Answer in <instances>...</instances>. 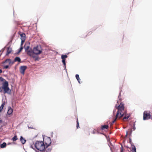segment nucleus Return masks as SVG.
<instances>
[{"label":"nucleus","instance_id":"nucleus-1","mask_svg":"<svg viewBox=\"0 0 152 152\" xmlns=\"http://www.w3.org/2000/svg\"><path fill=\"white\" fill-rule=\"evenodd\" d=\"M115 107L118 109L117 113L116 115L115 118L113 121V123H114L116 121L117 118H120L122 117H124L123 120L125 121L127 120L129 117V115H127V112L125 110L124 105L122 103H121L119 105H115Z\"/></svg>","mask_w":152,"mask_h":152},{"label":"nucleus","instance_id":"nucleus-2","mask_svg":"<svg viewBox=\"0 0 152 152\" xmlns=\"http://www.w3.org/2000/svg\"><path fill=\"white\" fill-rule=\"evenodd\" d=\"M31 147L35 150L37 149L41 151H43L45 149V144L42 141H37L35 144L31 145Z\"/></svg>","mask_w":152,"mask_h":152},{"label":"nucleus","instance_id":"nucleus-3","mask_svg":"<svg viewBox=\"0 0 152 152\" xmlns=\"http://www.w3.org/2000/svg\"><path fill=\"white\" fill-rule=\"evenodd\" d=\"M0 82H3L2 88L4 89V93L9 94H10L11 91L8 87V82L1 77H0Z\"/></svg>","mask_w":152,"mask_h":152},{"label":"nucleus","instance_id":"nucleus-4","mask_svg":"<svg viewBox=\"0 0 152 152\" xmlns=\"http://www.w3.org/2000/svg\"><path fill=\"white\" fill-rule=\"evenodd\" d=\"M34 53L35 54L39 55L41 53L42 50L40 46H37L34 47L33 49Z\"/></svg>","mask_w":152,"mask_h":152},{"label":"nucleus","instance_id":"nucleus-5","mask_svg":"<svg viewBox=\"0 0 152 152\" xmlns=\"http://www.w3.org/2000/svg\"><path fill=\"white\" fill-rule=\"evenodd\" d=\"M150 118H151V115L150 113V112L145 111L143 113V120H145Z\"/></svg>","mask_w":152,"mask_h":152},{"label":"nucleus","instance_id":"nucleus-6","mask_svg":"<svg viewBox=\"0 0 152 152\" xmlns=\"http://www.w3.org/2000/svg\"><path fill=\"white\" fill-rule=\"evenodd\" d=\"M27 54L28 55H29L30 56H31L33 58L35 57V56H34V52L33 50H32L31 48L30 49V50H29L27 51Z\"/></svg>","mask_w":152,"mask_h":152},{"label":"nucleus","instance_id":"nucleus-7","mask_svg":"<svg viewBox=\"0 0 152 152\" xmlns=\"http://www.w3.org/2000/svg\"><path fill=\"white\" fill-rule=\"evenodd\" d=\"M27 68V67L26 66H21L20 68V73L23 75H24L25 71Z\"/></svg>","mask_w":152,"mask_h":152},{"label":"nucleus","instance_id":"nucleus-8","mask_svg":"<svg viewBox=\"0 0 152 152\" xmlns=\"http://www.w3.org/2000/svg\"><path fill=\"white\" fill-rule=\"evenodd\" d=\"M3 63H7L10 66H11L14 64L13 61H12L11 59H6L3 62Z\"/></svg>","mask_w":152,"mask_h":152},{"label":"nucleus","instance_id":"nucleus-9","mask_svg":"<svg viewBox=\"0 0 152 152\" xmlns=\"http://www.w3.org/2000/svg\"><path fill=\"white\" fill-rule=\"evenodd\" d=\"M45 142L47 145V148L49 146L51 142V140L50 138H48L46 139L45 140Z\"/></svg>","mask_w":152,"mask_h":152},{"label":"nucleus","instance_id":"nucleus-10","mask_svg":"<svg viewBox=\"0 0 152 152\" xmlns=\"http://www.w3.org/2000/svg\"><path fill=\"white\" fill-rule=\"evenodd\" d=\"M13 112L12 109V108L10 107H8V109L7 111V114L9 115H10Z\"/></svg>","mask_w":152,"mask_h":152},{"label":"nucleus","instance_id":"nucleus-11","mask_svg":"<svg viewBox=\"0 0 152 152\" xmlns=\"http://www.w3.org/2000/svg\"><path fill=\"white\" fill-rule=\"evenodd\" d=\"M21 61V59L20 58L18 57H16L14 60L13 61L14 63L16 61H18L20 62Z\"/></svg>","mask_w":152,"mask_h":152},{"label":"nucleus","instance_id":"nucleus-12","mask_svg":"<svg viewBox=\"0 0 152 152\" xmlns=\"http://www.w3.org/2000/svg\"><path fill=\"white\" fill-rule=\"evenodd\" d=\"M20 140L21 142V143L23 144H24L26 142V140L23 138V137L21 136L20 138Z\"/></svg>","mask_w":152,"mask_h":152},{"label":"nucleus","instance_id":"nucleus-13","mask_svg":"<svg viewBox=\"0 0 152 152\" xmlns=\"http://www.w3.org/2000/svg\"><path fill=\"white\" fill-rule=\"evenodd\" d=\"M12 51L11 48L10 47L7 48V51L6 53V55H8Z\"/></svg>","mask_w":152,"mask_h":152},{"label":"nucleus","instance_id":"nucleus-14","mask_svg":"<svg viewBox=\"0 0 152 152\" xmlns=\"http://www.w3.org/2000/svg\"><path fill=\"white\" fill-rule=\"evenodd\" d=\"M21 36V39H26V35L24 33H23L20 34Z\"/></svg>","mask_w":152,"mask_h":152},{"label":"nucleus","instance_id":"nucleus-15","mask_svg":"<svg viewBox=\"0 0 152 152\" xmlns=\"http://www.w3.org/2000/svg\"><path fill=\"white\" fill-rule=\"evenodd\" d=\"M109 127V126L108 125H102L101 127V129L102 130H104V129H107Z\"/></svg>","mask_w":152,"mask_h":152},{"label":"nucleus","instance_id":"nucleus-16","mask_svg":"<svg viewBox=\"0 0 152 152\" xmlns=\"http://www.w3.org/2000/svg\"><path fill=\"white\" fill-rule=\"evenodd\" d=\"M7 144L6 142H4L2 144H1L0 147L1 148H3L6 147Z\"/></svg>","mask_w":152,"mask_h":152},{"label":"nucleus","instance_id":"nucleus-17","mask_svg":"<svg viewBox=\"0 0 152 152\" xmlns=\"http://www.w3.org/2000/svg\"><path fill=\"white\" fill-rule=\"evenodd\" d=\"M18 139V138L17 137L16 135H15L12 139V140L13 141H15L17 140Z\"/></svg>","mask_w":152,"mask_h":152},{"label":"nucleus","instance_id":"nucleus-18","mask_svg":"<svg viewBox=\"0 0 152 152\" xmlns=\"http://www.w3.org/2000/svg\"><path fill=\"white\" fill-rule=\"evenodd\" d=\"M25 51L26 52H27V51L29 50H30V48L29 46H25Z\"/></svg>","mask_w":152,"mask_h":152},{"label":"nucleus","instance_id":"nucleus-19","mask_svg":"<svg viewBox=\"0 0 152 152\" xmlns=\"http://www.w3.org/2000/svg\"><path fill=\"white\" fill-rule=\"evenodd\" d=\"M67 57V56L66 55H62L61 56V58L62 59H65V58Z\"/></svg>","mask_w":152,"mask_h":152},{"label":"nucleus","instance_id":"nucleus-20","mask_svg":"<svg viewBox=\"0 0 152 152\" xmlns=\"http://www.w3.org/2000/svg\"><path fill=\"white\" fill-rule=\"evenodd\" d=\"M75 77H76V79H77V80H78V82L80 83L79 80H80V79L79 78V75L78 74L76 75V76H75Z\"/></svg>","mask_w":152,"mask_h":152},{"label":"nucleus","instance_id":"nucleus-21","mask_svg":"<svg viewBox=\"0 0 152 152\" xmlns=\"http://www.w3.org/2000/svg\"><path fill=\"white\" fill-rule=\"evenodd\" d=\"M132 152H136V148L134 146L132 148Z\"/></svg>","mask_w":152,"mask_h":152},{"label":"nucleus","instance_id":"nucleus-22","mask_svg":"<svg viewBox=\"0 0 152 152\" xmlns=\"http://www.w3.org/2000/svg\"><path fill=\"white\" fill-rule=\"evenodd\" d=\"M46 150L48 151V152H50L52 148L50 147H49V146L48 148H46Z\"/></svg>","mask_w":152,"mask_h":152},{"label":"nucleus","instance_id":"nucleus-23","mask_svg":"<svg viewBox=\"0 0 152 152\" xmlns=\"http://www.w3.org/2000/svg\"><path fill=\"white\" fill-rule=\"evenodd\" d=\"M76 122H77L76 127H77V129H78L80 128V126H79V122H78V119H77Z\"/></svg>","mask_w":152,"mask_h":152},{"label":"nucleus","instance_id":"nucleus-24","mask_svg":"<svg viewBox=\"0 0 152 152\" xmlns=\"http://www.w3.org/2000/svg\"><path fill=\"white\" fill-rule=\"evenodd\" d=\"M62 59V62H63V64L65 66H66L65 59Z\"/></svg>","mask_w":152,"mask_h":152},{"label":"nucleus","instance_id":"nucleus-25","mask_svg":"<svg viewBox=\"0 0 152 152\" xmlns=\"http://www.w3.org/2000/svg\"><path fill=\"white\" fill-rule=\"evenodd\" d=\"M133 130L134 131L136 129L135 122L134 123H133Z\"/></svg>","mask_w":152,"mask_h":152},{"label":"nucleus","instance_id":"nucleus-26","mask_svg":"<svg viewBox=\"0 0 152 152\" xmlns=\"http://www.w3.org/2000/svg\"><path fill=\"white\" fill-rule=\"evenodd\" d=\"M21 46H22L23 43L24 42H25V39H21Z\"/></svg>","mask_w":152,"mask_h":152},{"label":"nucleus","instance_id":"nucleus-27","mask_svg":"<svg viewBox=\"0 0 152 152\" xmlns=\"http://www.w3.org/2000/svg\"><path fill=\"white\" fill-rule=\"evenodd\" d=\"M4 107V106H3V105H1V106H0V112H1L2 110Z\"/></svg>","mask_w":152,"mask_h":152},{"label":"nucleus","instance_id":"nucleus-28","mask_svg":"<svg viewBox=\"0 0 152 152\" xmlns=\"http://www.w3.org/2000/svg\"><path fill=\"white\" fill-rule=\"evenodd\" d=\"M23 48L22 46H21V47H20V49L19 50V51H18L19 53L23 49Z\"/></svg>","mask_w":152,"mask_h":152},{"label":"nucleus","instance_id":"nucleus-29","mask_svg":"<svg viewBox=\"0 0 152 152\" xmlns=\"http://www.w3.org/2000/svg\"><path fill=\"white\" fill-rule=\"evenodd\" d=\"M9 67V65L5 66H4V69H7Z\"/></svg>","mask_w":152,"mask_h":152},{"label":"nucleus","instance_id":"nucleus-30","mask_svg":"<svg viewBox=\"0 0 152 152\" xmlns=\"http://www.w3.org/2000/svg\"><path fill=\"white\" fill-rule=\"evenodd\" d=\"M121 93H120L119 95H118V98L120 99V100L121 99Z\"/></svg>","mask_w":152,"mask_h":152},{"label":"nucleus","instance_id":"nucleus-31","mask_svg":"<svg viewBox=\"0 0 152 152\" xmlns=\"http://www.w3.org/2000/svg\"><path fill=\"white\" fill-rule=\"evenodd\" d=\"M5 102H2V103L1 104V105H3V106H4V105L5 104Z\"/></svg>","mask_w":152,"mask_h":152},{"label":"nucleus","instance_id":"nucleus-32","mask_svg":"<svg viewBox=\"0 0 152 152\" xmlns=\"http://www.w3.org/2000/svg\"><path fill=\"white\" fill-rule=\"evenodd\" d=\"M2 87H0V92H2Z\"/></svg>","mask_w":152,"mask_h":152},{"label":"nucleus","instance_id":"nucleus-33","mask_svg":"<svg viewBox=\"0 0 152 152\" xmlns=\"http://www.w3.org/2000/svg\"><path fill=\"white\" fill-rule=\"evenodd\" d=\"M123 147L122 146V148H121V152H123Z\"/></svg>","mask_w":152,"mask_h":152},{"label":"nucleus","instance_id":"nucleus-34","mask_svg":"<svg viewBox=\"0 0 152 152\" xmlns=\"http://www.w3.org/2000/svg\"><path fill=\"white\" fill-rule=\"evenodd\" d=\"M44 152H48V151L46 150H44V151H43Z\"/></svg>","mask_w":152,"mask_h":152},{"label":"nucleus","instance_id":"nucleus-35","mask_svg":"<svg viewBox=\"0 0 152 152\" xmlns=\"http://www.w3.org/2000/svg\"><path fill=\"white\" fill-rule=\"evenodd\" d=\"M2 72V71L1 69H0V73H1Z\"/></svg>","mask_w":152,"mask_h":152},{"label":"nucleus","instance_id":"nucleus-36","mask_svg":"<svg viewBox=\"0 0 152 152\" xmlns=\"http://www.w3.org/2000/svg\"><path fill=\"white\" fill-rule=\"evenodd\" d=\"M127 134H128V132H126V137L127 136Z\"/></svg>","mask_w":152,"mask_h":152},{"label":"nucleus","instance_id":"nucleus-37","mask_svg":"<svg viewBox=\"0 0 152 152\" xmlns=\"http://www.w3.org/2000/svg\"><path fill=\"white\" fill-rule=\"evenodd\" d=\"M11 144V143H8V145H10V144Z\"/></svg>","mask_w":152,"mask_h":152},{"label":"nucleus","instance_id":"nucleus-38","mask_svg":"<svg viewBox=\"0 0 152 152\" xmlns=\"http://www.w3.org/2000/svg\"><path fill=\"white\" fill-rule=\"evenodd\" d=\"M130 131H131V133L132 132V129H130Z\"/></svg>","mask_w":152,"mask_h":152},{"label":"nucleus","instance_id":"nucleus-39","mask_svg":"<svg viewBox=\"0 0 152 152\" xmlns=\"http://www.w3.org/2000/svg\"><path fill=\"white\" fill-rule=\"evenodd\" d=\"M151 119L152 120V117L151 118Z\"/></svg>","mask_w":152,"mask_h":152}]
</instances>
